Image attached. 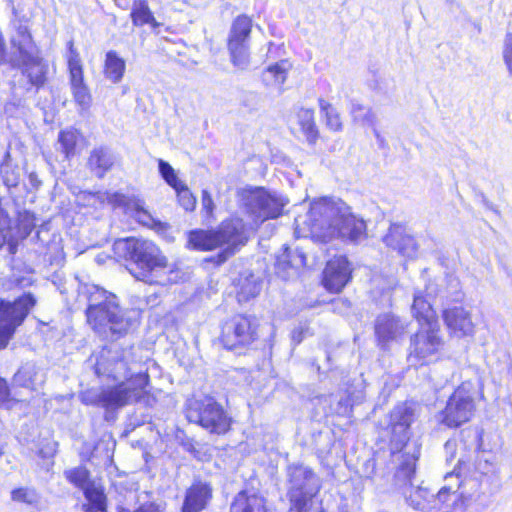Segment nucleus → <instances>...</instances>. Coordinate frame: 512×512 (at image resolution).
Segmentation results:
<instances>
[{
  "label": "nucleus",
  "mask_w": 512,
  "mask_h": 512,
  "mask_svg": "<svg viewBox=\"0 0 512 512\" xmlns=\"http://www.w3.org/2000/svg\"><path fill=\"white\" fill-rule=\"evenodd\" d=\"M113 249L136 281L162 287L176 282L173 277L178 270L176 265L169 261L154 240L141 236H127L116 239Z\"/></svg>",
  "instance_id": "nucleus-1"
},
{
  "label": "nucleus",
  "mask_w": 512,
  "mask_h": 512,
  "mask_svg": "<svg viewBox=\"0 0 512 512\" xmlns=\"http://www.w3.org/2000/svg\"><path fill=\"white\" fill-rule=\"evenodd\" d=\"M415 418L414 403L407 400L399 402L389 411L384 429L390 456L397 457L394 477L407 483H411L415 477L420 458L419 446L408 449L413 438L411 426Z\"/></svg>",
  "instance_id": "nucleus-2"
},
{
  "label": "nucleus",
  "mask_w": 512,
  "mask_h": 512,
  "mask_svg": "<svg viewBox=\"0 0 512 512\" xmlns=\"http://www.w3.org/2000/svg\"><path fill=\"white\" fill-rule=\"evenodd\" d=\"M217 344L227 352L247 355L257 349L261 341V323L256 315L236 312L219 323Z\"/></svg>",
  "instance_id": "nucleus-3"
},
{
  "label": "nucleus",
  "mask_w": 512,
  "mask_h": 512,
  "mask_svg": "<svg viewBox=\"0 0 512 512\" xmlns=\"http://www.w3.org/2000/svg\"><path fill=\"white\" fill-rule=\"evenodd\" d=\"M183 412L189 423L218 437L229 434L235 423L229 411L210 394L191 396L185 402Z\"/></svg>",
  "instance_id": "nucleus-4"
},
{
  "label": "nucleus",
  "mask_w": 512,
  "mask_h": 512,
  "mask_svg": "<svg viewBox=\"0 0 512 512\" xmlns=\"http://www.w3.org/2000/svg\"><path fill=\"white\" fill-rule=\"evenodd\" d=\"M101 300L90 302L85 310L86 323L103 339L124 337L132 326V320L126 316L120 305L106 292H98ZM92 295L90 301H92Z\"/></svg>",
  "instance_id": "nucleus-5"
},
{
  "label": "nucleus",
  "mask_w": 512,
  "mask_h": 512,
  "mask_svg": "<svg viewBox=\"0 0 512 512\" xmlns=\"http://www.w3.org/2000/svg\"><path fill=\"white\" fill-rule=\"evenodd\" d=\"M150 375L147 371L131 374L126 382H119L113 387L103 388L97 395L95 403L105 409H117L130 402H143L152 406L156 397L149 391Z\"/></svg>",
  "instance_id": "nucleus-6"
},
{
  "label": "nucleus",
  "mask_w": 512,
  "mask_h": 512,
  "mask_svg": "<svg viewBox=\"0 0 512 512\" xmlns=\"http://www.w3.org/2000/svg\"><path fill=\"white\" fill-rule=\"evenodd\" d=\"M245 233V226L240 218L224 219L216 228H195L186 234V248L191 251L210 252L221 248L228 242H237Z\"/></svg>",
  "instance_id": "nucleus-7"
},
{
  "label": "nucleus",
  "mask_w": 512,
  "mask_h": 512,
  "mask_svg": "<svg viewBox=\"0 0 512 512\" xmlns=\"http://www.w3.org/2000/svg\"><path fill=\"white\" fill-rule=\"evenodd\" d=\"M290 487L287 497L290 503L287 512H310L313 499L319 494L321 485L315 471L302 464L294 465L288 473Z\"/></svg>",
  "instance_id": "nucleus-8"
},
{
  "label": "nucleus",
  "mask_w": 512,
  "mask_h": 512,
  "mask_svg": "<svg viewBox=\"0 0 512 512\" xmlns=\"http://www.w3.org/2000/svg\"><path fill=\"white\" fill-rule=\"evenodd\" d=\"M314 235L322 243L340 239L357 245L368 238L367 223L352 212L338 213L332 223L316 227Z\"/></svg>",
  "instance_id": "nucleus-9"
},
{
  "label": "nucleus",
  "mask_w": 512,
  "mask_h": 512,
  "mask_svg": "<svg viewBox=\"0 0 512 512\" xmlns=\"http://www.w3.org/2000/svg\"><path fill=\"white\" fill-rule=\"evenodd\" d=\"M444 348L441 327L418 328L410 337L408 360L415 367L428 366L443 359Z\"/></svg>",
  "instance_id": "nucleus-10"
},
{
  "label": "nucleus",
  "mask_w": 512,
  "mask_h": 512,
  "mask_svg": "<svg viewBox=\"0 0 512 512\" xmlns=\"http://www.w3.org/2000/svg\"><path fill=\"white\" fill-rule=\"evenodd\" d=\"M37 299L31 292L23 293L12 302L0 301V350L7 347L17 327L36 306Z\"/></svg>",
  "instance_id": "nucleus-11"
},
{
  "label": "nucleus",
  "mask_w": 512,
  "mask_h": 512,
  "mask_svg": "<svg viewBox=\"0 0 512 512\" xmlns=\"http://www.w3.org/2000/svg\"><path fill=\"white\" fill-rule=\"evenodd\" d=\"M253 30V18L241 13L231 22L226 47L231 63L244 69L250 61L249 41Z\"/></svg>",
  "instance_id": "nucleus-12"
},
{
  "label": "nucleus",
  "mask_w": 512,
  "mask_h": 512,
  "mask_svg": "<svg viewBox=\"0 0 512 512\" xmlns=\"http://www.w3.org/2000/svg\"><path fill=\"white\" fill-rule=\"evenodd\" d=\"M475 410L472 393L461 384L448 397L445 407L440 412L441 423L448 428H458L472 419Z\"/></svg>",
  "instance_id": "nucleus-13"
},
{
  "label": "nucleus",
  "mask_w": 512,
  "mask_h": 512,
  "mask_svg": "<svg viewBox=\"0 0 512 512\" xmlns=\"http://www.w3.org/2000/svg\"><path fill=\"white\" fill-rule=\"evenodd\" d=\"M441 317L450 338L474 337L476 324L471 310L462 300L443 308Z\"/></svg>",
  "instance_id": "nucleus-14"
},
{
  "label": "nucleus",
  "mask_w": 512,
  "mask_h": 512,
  "mask_svg": "<svg viewBox=\"0 0 512 512\" xmlns=\"http://www.w3.org/2000/svg\"><path fill=\"white\" fill-rule=\"evenodd\" d=\"M67 69L71 94L74 102L81 110H88L93 103V97L88 84L85 82L84 68L79 52L69 42Z\"/></svg>",
  "instance_id": "nucleus-15"
},
{
  "label": "nucleus",
  "mask_w": 512,
  "mask_h": 512,
  "mask_svg": "<svg viewBox=\"0 0 512 512\" xmlns=\"http://www.w3.org/2000/svg\"><path fill=\"white\" fill-rule=\"evenodd\" d=\"M352 263L346 255H335L329 259L322 271L321 284L331 294H339L351 282Z\"/></svg>",
  "instance_id": "nucleus-16"
},
{
  "label": "nucleus",
  "mask_w": 512,
  "mask_h": 512,
  "mask_svg": "<svg viewBox=\"0 0 512 512\" xmlns=\"http://www.w3.org/2000/svg\"><path fill=\"white\" fill-rule=\"evenodd\" d=\"M110 203L114 207H120L123 209L125 215L134 219L139 225L154 229L162 230L164 224L155 219L149 210L145 206V202L134 196H127L122 193L116 192L110 198Z\"/></svg>",
  "instance_id": "nucleus-17"
},
{
  "label": "nucleus",
  "mask_w": 512,
  "mask_h": 512,
  "mask_svg": "<svg viewBox=\"0 0 512 512\" xmlns=\"http://www.w3.org/2000/svg\"><path fill=\"white\" fill-rule=\"evenodd\" d=\"M21 55V73L26 78L30 88L36 91L44 88L49 78V65L39 56L30 55L18 47Z\"/></svg>",
  "instance_id": "nucleus-18"
},
{
  "label": "nucleus",
  "mask_w": 512,
  "mask_h": 512,
  "mask_svg": "<svg viewBox=\"0 0 512 512\" xmlns=\"http://www.w3.org/2000/svg\"><path fill=\"white\" fill-rule=\"evenodd\" d=\"M405 333V326L398 316L392 313H383L376 317L374 335L377 345L387 349L389 344Z\"/></svg>",
  "instance_id": "nucleus-19"
},
{
  "label": "nucleus",
  "mask_w": 512,
  "mask_h": 512,
  "mask_svg": "<svg viewBox=\"0 0 512 512\" xmlns=\"http://www.w3.org/2000/svg\"><path fill=\"white\" fill-rule=\"evenodd\" d=\"M228 512H273L268 499L258 490L243 488L231 499Z\"/></svg>",
  "instance_id": "nucleus-20"
},
{
  "label": "nucleus",
  "mask_w": 512,
  "mask_h": 512,
  "mask_svg": "<svg viewBox=\"0 0 512 512\" xmlns=\"http://www.w3.org/2000/svg\"><path fill=\"white\" fill-rule=\"evenodd\" d=\"M212 497V485L196 479L185 491L180 512H202L208 507Z\"/></svg>",
  "instance_id": "nucleus-21"
},
{
  "label": "nucleus",
  "mask_w": 512,
  "mask_h": 512,
  "mask_svg": "<svg viewBox=\"0 0 512 512\" xmlns=\"http://www.w3.org/2000/svg\"><path fill=\"white\" fill-rule=\"evenodd\" d=\"M296 125L297 129L292 130L293 135H301L308 146H316L322 138L313 108L299 107L296 111Z\"/></svg>",
  "instance_id": "nucleus-22"
},
{
  "label": "nucleus",
  "mask_w": 512,
  "mask_h": 512,
  "mask_svg": "<svg viewBox=\"0 0 512 512\" xmlns=\"http://www.w3.org/2000/svg\"><path fill=\"white\" fill-rule=\"evenodd\" d=\"M386 246L402 256H411L417 251V243L405 226L395 223L391 224L384 236Z\"/></svg>",
  "instance_id": "nucleus-23"
},
{
  "label": "nucleus",
  "mask_w": 512,
  "mask_h": 512,
  "mask_svg": "<svg viewBox=\"0 0 512 512\" xmlns=\"http://www.w3.org/2000/svg\"><path fill=\"white\" fill-rule=\"evenodd\" d=\"M411 314L419 328L440 327L436 309L422 292L415 293L411 305Z\"/></svg>",
  "instance_id": "nucleus-24"
},
{
  "label": "nucleus",
  "mask_w": 512,
  "mask_h": 512,
  "mask_svg": "<svg viewBox=\"0 0 512 512\" xmlns=\"http://www.w3.org/2000/svg\"><path fill=\"white\" fill-rule=\"evenodd\" d=\"M129 370L128 363L122 358H108L101 354L94 364V373L101 380H118Z\"/></svg>",
  "instance_id": "nucleus-25"
},
{
  "label": "nucleus",
  "mask_w": 512,
  "mask_h": 512,
  "mask_svg": "<svg viewBox=\"0 0 512 512\" xmlns=\"http://www.w3.org/2000/svg\"><path fill=\"white\" fill-rule=\"evenodd\" d=\"M292 69L293 62L290 59H281L262 71L261 80L266 87L282 88Z\"/></svg>",
  "instance_id": "nucleus-26"
},
{
  "label": "nucleus",
  "mask_w": 512,
  "mask_h": 512,
  "mask_svg": "<svg viewBox=\"0 0 512 512\" xmlns=\"http://www.w3.org/2000/svg\"><path fill=\"white\" fill-rule=\"evenodd\" d=\"M235 298L238 304H246L256 298L261 291V281L254 275H239L234 282Z\"/></svg>",
  "instance_id": "nucleus-27"
},
{
  "label": "nucleus",
  "mask_w": 512,
  "mask_h": 512,
  "mask_svg": "<svg viewBox=\"0 0 512 512\" xmlns=\"http://www.w3.org/2000/svg\"><path fill=\"white\" fill-rule=\"evenodd\" d=\"M130 19L133 26L143 27L148 25L154 31L161 25L155 18L147 0H133Z\"/></svg>",
  "instance_id": "nucleus-28"
},
{
  "label": "nucleus",
  "mask_w": 512,
  "mask_h": 512,
  "mask_svg": "<svg viewBox=\"0 0 512 512\" xmlns=\"http://www.w3.org/2000/svg\"><path fill=\"white\" fill-rule=\"evenodd\" d=\"M89 169L96 174L98 178H103L114 165V161L109 149L104 146L95 147L91 150L87 159Z\"/></svg>",
  "instance_id": "nucleus-29"
},
{
  "label": "nucleus",
  "mask_w": 512,
  "mask_h": 512,
  "mask_svg": "<svg viewBox=\"0 0 512 512\" xmlns=\"http://www.w3.org/2000/svg\"><path fill=\"white\" fill-rule=\"evenodd\" d=\"M126 62L115 50H109L105 54L103 63V75L112 83H119L125 74Z\"/></svg>",
  "instance_id": "nucleus-30"
},
{
  "label": "nucleus",
  "mask_w": 512,
  "mask_h": 512,
  "mask_svg": "<svg viewBox=\"0 0 512 512\" xmlns=\"http://www.w3.org/2000/svg\"><path fill=\"white\" fill-rule=\"evenodd\" d=\"M81 139L82 133L77 128L68 127L59 131L57 140L65 160H71L78 154V144Z\"/></svg>",
  "instance_id": "nucleus-31"
},
{
  "label": "nucleus",
  "mask_w": 512,
  "mask_h": 512,
  "mask_svg": "<svg viewBox=\"0 0 512 512\" xmlns=\"http://www.w3.org/2000/svg\"><path fill=\"white\" fill-rule=\"evenodd\" d=\"M264 187H247L239 192L241 207L246 215L251 217L253 222L257 216L262 198L265 192Z\"/></svg>",
  "instance_id": "nucleus-32"
},
{
  "label": "nucleus",
  "mask_w": 512,
  "mask_h": 512,
  "mask_svg": "<svg viewBox=\"0 0 512 512\" xmlns=\"http://www.w3.org/2000/svg\"><path fill=\"white\" fill-rule=\"evenodd\" d=\"M284 204L281 200L265 189L261 206L259 207L255 223H263L270 219H276L283 214Z\"/></svg>",
  "instance_id": "nucleus-33"
},
{
  "label": "nucleus",
  "mask_w": 512,
  "mask_h": 512,
  "mask_svg": "<svg viewBox=\"0 0 512 512\" xmlns=\"http://www.w3.org/2000/svg\"><path fill=\"white\" fill-rule=\"evenodd\" d=\"M317 104L326 128L333 133L342 132L344 129V122L336 107L322 97L318 98Z\"/></svg>",
  "instance_id": "nucleus-34"
},
{
  "label": "nucleus",
  "mask_w": 512,
  "mask_h": 512,
  "mask_svg": "<svg viewBox=\"0 0 512 512\" xmlns=\"http://www.w3.org/2000/svg\"><path fill=\"white\" fill-rule=\"evenodd\" d=\"M14 228L8 213L4 210L0 211V249L5 245L8 246V252L11 255L17 253L18 239L13 234Z\"/></svg>",
  "instance_id": "nucleus-35"
},
{
  "label": "nucleus",
  "mask_w": 512,
  "mask_h": 512,
  "mask_svg": "<svg viewBox=\"0 0 512 512\" xmlns=\"http://www.w3.org/2000/svg\"><path fill=\"white\" fill-rule=\"evenodd\" d=\"M84 497L88 501L84 505L85 512H107V496L104 487H89L84 490Z\"/></svg>",
  "instance_id": "nucleus-36"
},
{
  "label": "nucleus",
  "mask_w": 512,
  "mask_h": 512,
  "mask_svg": "<svg viewBox=\"0 0 512 512\" xmlns=\"http://www.w3.org/2000/svg\"><path fill=\"white\" fill-rule=\"evenodd\" d=\"M64 476L71 485L81 489L83 492L89 487L96 486L91 480L90 470L84 465L64 471Z\"/></svg>",
  "instance_id": "nucleus-37"
},
{
  "label": "nucleus",
  "mask_w": 512,
  "mask_h": 512,
  "mask_svg": "<svg viewBox=\"0 0 512 512\" xmlns=\"http://www.w3.org/2000/svg\"><path fill=\"white\" fill-rule=\"evenodd\" d=\"M36 226V218L29 211H23L18 213L16 224L13 226L15 232V238L18 239V244L26 239Z\"/></svg>",
  "instance_id": "nucleus-38"
},
{
  "label": "nucleus",
  "mask_w": 512,
  "mask_h": 512,
  "mask_svg": "<svg viewBox=\"0 0 512 512\" xmlns=\"http://www.w3.org/2000/svg\"><path fill=\"white\" fill-rule=\"evenodd\" d=\"M245 234H241L238 237L237 242L225 243V248L219 251L217 254L206 258L205 261L212 263L215 267H219L224 264L229 258H231L236 251L247 242Z\"/></svg>",
  "instance_id": "nucleus-39"
},
{
  "label": "nucleus",
  "mask_w": 512,
  "mask_h": 512,
  "mask_svg": "<svg viewBox=\"0 0 512 512\" xmlns=\"http://www.w3.org/2000/svg\"><path fill=\"white\" fill-rule=\"evenodd\" d=\"M481 461L477 464L470 458H461L458 460L451 474H455L459 478H476L478 479L481 475L486 472L479 469Z\"/></svg>",
  "instance_id": "nucleus-40"
},
{
  "label": "nucleus",
  "mask_w": 512,
  "mask_h": 512,
  "mask_svg": "<svg viewBox=\"0 0 512 512\" xmlns=\"http://www.w3.org/2000/svg\"><path fill=\"white\" fill-rule=\"evenodd\" d=\"M57 452V444L53 441L44 440L39 443L36 450V457L38 465L44 467H51L53 465V458Z\"/></svg>",
  "instance_id": "nucleus-41"
},
{
  "label": "nucleus",
  "mask_w": 512,
  "mask_h": 512,
  "mask_svg": "<svg viewBox=\"0 0 512 512\" xmlns=\"http://www.w3.org/2000/svg\"><path fill=\"white\" fill-rule=\"evenodd\" d=\"M11 500L17 503L26 505H34L38 502V493L35 488L30 487H16L11 490Z\"/></svg>",
  "instance_id": "nucleus-42"
},
{
  "label": "nucleus",
  "mask_w": 512,
  "mask_h": 512,
  "mask_svg": "<svg viewBox=\"0 0 512 512\" xmlns=\"http://www.w3.org/2000/svg\"><path fill=\"white\" fill-rule=\"evenodd\" d=\"M178 203L185 211H193L196 208L197 199L188 188V186L183 182L174 188Z\"/></svg>",
  "instance_id": "nucleus-43"
},
{
  "label": "nucleus",
  "mask_w": 512,
  "mask_h": 512,
  "mask_svg": "<svg viewBox=\"0 0 512 512\" xmlns=\"http://www.w3.org/2000/svg\"><path fill=\"white\" fill-rule=\"evenodd\" d=\"M158 169H159V173L162 176V178L173 189L176 188L181 183H183L177 177L175 170L173 169V167L168 162H166V161H164L162 159H159L158 160Z\"/></svg>",
  "instance_id": "nucleus-44"
},
{
  "label": "nucleus",
  "mask_w": 512,
  "mask_h": 512,
  "mask_svg": "<svg viewBox=\"0 0 512 512\" xmlns=\"http://www.w3.org/2000/svg\"><path fill=\"white\" fill-rule=\"evenodd\" d=\"M297 255L289 248H284L283 251L276 257L275 269L278 272H287L290 268L294 267V258Z\"/></svg>",
  "instance_id": "nucleus-45"
},
{
  "label": "nucleus",
  "mask_w": 512,
  "mask_h": 512,
  "mask_svg": "<svg viewBox=\"0 0 512 512\" xmlns=\"http://www.w3.org/2000/svg\"><path fill=\"white\" fill-rule=\"evenodd\" d=\"M17 402L18 400L12 396L7 380L0 377V408L10 409Z\"/></svg>",
  "instance_id": "nucleus-46"
},
{
  "label": "nucleus",
  "mask_w": 512,
  "mask_h": 512,
  "mask_svg": "<svg viewBox=\"0 0 512 512\" xmlns=\"http://www.w3.org/2000/svg\"><path fill=\"white\" fill-rule=\"evenodd\" d=\"M202 213L207 221L214 220L215 204L211 194L207 190L201 193Z\"/></svg>",
  "instance_id": "nucleus-47"
},
{
  "label": "nucleus",
  "mask_w": 512,
  "mask_h": 512,
  "mask_svg": "<svg viewBox=\"0 0 512 512\" xmlns=\"http://www.w3.org/2000/svg\"><path fill=\"white\" fill-rule=\"evenodd\" d=\"M117 512H165V509L155 502H145L134 510L120 506Z\"/></svg>",
  "instance_id": "nucleus-48"
},
{
  "label": "nucleus",
  "mask_w": 512,
  "mask_h": 512,
  "mask_svg": "<svg viewBox=\"0 0 512 512\" xmlns=\"http://www.w3.org/2000/svg\"><path fill=\"white\" fill-rule=\"evenodd\" d=\"M0 174L2 178L3 184L8 187H16L19 182V175L14 172L12 169H0Z\"/></svg>",
  "instance_id": "nucleus-49"
},
{
  "label": "nucleus",
  "mask_w": 512,
  "mask_h": 512,
  "mask_svg": "<svg viewBox=\"0 0 512 512\" xmlns=\"http://www.w3.org/2000/svg\"><path fill=\"white\" fill-rule=\"evenodd\" d=\"M312 210H313V213H317L319 215H322V214H331L334 210H336V207H334V205L326 200V199H322L320 200L319 202H316L313 207H312Z\"/></svg>",
  "instance_id": "nucleus-50"
},
{
  "label": "nucleus",
  "mask_w": 512,
  "mask_h": 512,
  "mask_svg": "<svg viewBox=\"0 0 512 512\" xmlns=\"http://www.w3.org/2000/svg\"><path fill=\"white\" fill-rule=\"evenodd\" d=\"M503 57L508 69L512 72V33L506 35Z\"/></svg>",
  "instance_id": "nucleus-51"
},
{
  "label": "nucleus",
  "mask_w": 512,
  "mask_h": 512,
  "mask_svg": "<svg viewBox=\"0 0 512 512\" xmlns=\"http://www.w3.org/2000/svg\"><path fill=\"white\" fill-rule=\"evenodd\" d=\"M33 283L34 281L31 278L23 276L16 277L11 281L12 286L18 289L30 287Z\"/></svg>",
  "instance_id": "nucleus-52"
},
{
  "label": "nucleus",
  "mask_w": 512,
  "mask_h": 512,
  "mask_svg": "<svg viewBox=\"0 0 512 512\" xmlns=\"http://www.w3.org/2000/svg\"><path fill=\"white\" fill-rule=\"evenodd\" d=\"M368 110L363 104L352 103L350 113L355 119L362 116V114Z\"/></svg>",
  "instance_id": "nucleus-53"
},
{
  "label": "nucleus",
  "mask_w": 512,
  "mask_h": 512,
  "mask_svg": "<svg viewBox=\"0 0 512 512\" xmlns=\"http://www.w3.org/2000/svg\"><path fill=\"white\" fill-rule=\"evenodd\" d=\"M453 493H455V491H453L450 487L444 486L438 491L437 497L440 501H446L448 497Z\"/></svg>",
  "instance_id": "nucleus-54"
},
{
  "label": "nucleus",
  "mask_w": 512,
  "mask_h": 512,
  "mask_svg": "<svg viewBox=\"0 0 512 512\" xmlns=\"http://www.w3.org/2000/svg\"><path fill=\"white\" fill-rule=\"evenodd\" d=\"M19 35L22 37L23 41H25L27 43H31L32 42V36H31L30 32L26 28L20 29L19 30Z\"/></svg>",
  "instance_id": "nucleus-55"
},
{
  "label": "nucleus",
  "mask_w": 512,
  "mask_h": 512,
  "mask_svg": "<svg viewBox=\"0 0 512 512\" xmlns=\"http://www.w3.org/2000/svg\"><path fill=\"white\" fill-rule=\"evenodd\" d=\"M6 50V41L2 34H0V51L5 52Z\"/></svg>",
  "instance_id": "nucleus-56"
},
{
  "label": "nucleus",
  "mask_w": 512,
  "mask_h": 512,
  "mask_svg": "<svg viewBox=\"0 0 512 512\" xmlns=\"http://www.w3.org/2000/svg\"><path fill=\"white\" fill-rule=\"evenodd\" d=\"M5 451H4V445L3 444H0V457H2L4 455Z\"/></svg>",
  "instance_id": "nucleus-57"
},
{
  "label": "nucleus",
  "mask_w": 512,
  "mask_h": 512,
  "mask_svg": "<svg viewBox=\"0 0 512 512\" xmlns=\"http://www.w3.org/2000/svg\"><path fill=\"white\" fill-rule=\"evenodd\" d=\"M3 63H5V58L4 57L0 59V64H3Z\"/></svg>",
  "instance_id": "nucleus-58"
},
{
  "label": "nucleus",
  "mask_w": 512,
  "mask_h": 512,
  "mask_svg": "<svg viewBox=\"0 0 512 512\" xmlns=\"http://www.w3.org/2000/svg\"><path fill=\"white\" fill-rule=\"evenodd\" d=\"M272 46H273V44H272V43H270V44H269V51H271Z\"/></svg>",
  "instance_id": "nucleus-59"
},
{
  "label": "nucleus",
  "mask_w": 512,
  "mask_h": 512,
  "mask_svg": "<svg viewBox=\"0 0 512 512\" xmlns=\"http://www.w3.org/2000/svg\"><path fill=\"white\" fill-rule=\"evenodd\" d=\"M318 512H326V511H324V510H319Z\"/></svg>",
  "instance_id": "nucleus-60"
}]
</instances>
